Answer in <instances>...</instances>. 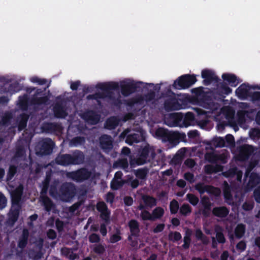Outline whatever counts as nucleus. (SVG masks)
Here are the masks:
<instances>
[{"instance_id":"obj_1","label":"nucleus","mask_w":260,"mask_h":260,"mask_svg":"<svg viewBox=\"0 0 260 260\" xmlns=\"http://www.w3.org/2000/svg\"><path fill=\"white\" fill-rule=\"evenodd\" d=\"M156 156L155 149L154 146L147 143L145 146H141L138 151V157L136 159H131L129 164L131 168L136 165L140 166L152 161Z\"/></svg>"},{"instance_id":"obj_2","label":"nucleus","mask_w":260,"mask_h":260,"mask_svg":"<svg viewBox=\"0 0 260 260\" xmlns=\"http://www.w3.org/2000/svg\"><path fill=\"white\" fill-rule=\"evenodd\" d=\"M119 87L118 83L113 82L99 83L96 85L98 89L106 91V98L109 100L112 105L116 106H119L121 104V100L119 97L116 98L112 90H118Z\"/></svg>"},{"instance_id":"obj_3","label":"nucleus","mask_w":260,"mask_h":260,"mask_svg":"<svg viewBox=\"0 0 260 260\" xmlns=\"http://www.w3.org/2000/svg\"><path fill=\"white\" fill-rule=\"evenodd\" d=\"M119 87L118 83L113 82L99 83L96 85L98 89L106 91V98L109 100L112 105L116 106H119L121 104V100L119 97L116 98L112 90H118Z\"/></svg>"},{"instance_id":"obj_4","label":"nucleus","mask_w":260,"mask_h":260,"mask_svg":"<svg viewBox=\"0 0 260 260\" xmlns=\"http://www.w3.org/2000/svg\"><path fill=\"white\" fill-rule=\"evenodd\" d=\"M119 87L118 83L113 82L99 83L96 85L98 89L106 91V98L109 100L112 105L116 106H119L121 104V100L119 97L116 98L112 90H118Z\"/></svg>"},{"instance_id":"obj_5","label":"nucleus","mask_w":260,"mask_h":260,"mask_svg":"<svg viewBox=\"0 0 260 260\" xmlns=\"http://www.w3.org/2000/svg\"><path fill=\"white\" fill-rule=\"evenodd\" d=\"M197 79L194 74H184L175 80L173 87L176 89H185L193 85Z\"/></svg>"},{"instance_id":"obj_6","label":"nucleus","mask_w":260,"mask_h":260,"mask_svg":"<svg viewBox=\"0 0 260 260\" xmlns=\"http://www.w3.org/2000/svg\"><path fill=\"white\" fill-rule=\"evenodd\" d=\"M76 194V186L71 182L63 183L58 189V196L61 200L66 202L72 199Z\"/></svg>"},{"instance_id":"obj_7","label":"nucleus","mask_w":260,"mask_h":260,"mask_svg":"<svg viewBox=\"0 0 260 260\" xmlns=\"http://www.w3.org/2000/svg\"><path fill=\"white\" fill-rule=\"evenodd\" d=\"M91 172L85 167L76 171L68 172L66 176L68 178L76 182H83L88 180L91 176Z\"/></svg>"},{"instance_id":"obj_8","label":"nucleus","mask_w":260,"mask_h":260,"mask_svg":"<svg viewBox=\"0 0 260 260\" xmlns=\"http://www.w3.org/2000/svg\"><path fill=\"white\" fill-rule=\"evenodd\" d=\"M143 84L141 81L124 82L120 85L121 93L124 96H128L133 93L140 91L142 89L141 85Z\"/></svg>"},{"instance_id":"obj_9","label":"nucleus","mask_w":260,"mask_h":260,"mask_svg":"<svg viewBox=\"0 0 260 260\" xmlns=\"http://www.w3.org/2000/svg\"><path fill=\"white\" fill-rule=\"evenodd\" d=\"M129 130L127 129L124 131L120 135L121 137L125 138V142L129 145H132L134 143H138L143 141L145 139V137L142 133H133L128 134Z\"/></svg>"},{"instance_id":"obj_10","label":"nucleus","mask_w":260,"mask_h":260,"mask_svg":"<svg viewBox=\"0 0 260 260\" xmlns=\"http://www.w3.org/2000/svg\"><path fill=\"white\" fill-rule=\"evenodd\" d=\"M39 153L42 155L52 153L55 144L50 138H45L40 142Z\"/></svg>"},{"instance_id":"obj_11","label":"nucleus","mask_w":260,"mask_h":260,"mask_svg":"<svg viewBox=\"0 0 260 260\" xmlns=\"http://www.w3.org/2000/svg\"><path fill=\"white\" fill-rule=\"evenodd\" d=\"M141 199L143 204L140 203L138 206V209L139 210L152 208L157 205L156 198L150 195L143 194L141 196Z\"/></svg>"},{"instance_id":"obj_12","label":"nucleus","mask_w":260,"mask_h":260,"mask_svg":"<svg viewBox=\"0 0 260 260\" xmlns=\"http://www.w3.org/2000/svg\"><path fill=\"white\" fill-rule=\"evenodd\" d=\"M99 141L100 146L104 152L108 153L112 150L113 140L111 136L102 135L99 138Z\"/></svg>"},{"instance_id":"obj_13","label":"nucleus","mask_w":260,"mask_h":260,"mask_svg":"<svg viewBox=\"0 0 260 260\" xmlns=\"http://www.w3.org/2000/svg\"><path fill=\"white\" fill-rule=\"evenodd\" d=\"M164 105L165 109L168 112L178 110L182 108V105L175 97H170L166 99Z\"/></svg>"},{"instance_id":"obj_14","label":"nucleus","mask_w":260,"mask_h":260,"mask_svg":"<svg viewBox=\"0 0 260 260\" xmlns=\"http://www.w3.org/2000/svg\"><path fill=\"white\" fill-rule=\"evenodd\" d=\"M254 150V147L251 145H243L240 148L239 150L238 155L239 160L241 161H246L248 160L250 156L253 154Z\"/></svg>"},{"instance_id":"obj_15","label":"nucleus","mask_w":260,"mask_h":260,"mask_svg":"<svg viewBox=\"0 0 260 260\" xmlns=\"http://www.w3.org/2000/svg\"><path fill=\"white\" fill-rule=\"evenodd\" d=\"M155 137L163 142H168L171 144L172 132L163 127H159L155 132Z\"/></svg>"},{"instance_id":"obj_16","label":"nucleus","mask_w":260,"mask_h":260,"mask_svg":"<svg viewBox=\"0 0 260 260\" xmlns=\"http://www.w3.org/2000/svg\"><path fill=\"white\" fill-rule=\"evenodd\" d=\"M195 189L200 193V194H203L205 192H207L211 194H215L216 190H218V189L212 185H205L203 182H198L194 186Z\"/></svg>"},{"instance_id":"obj_17","label":"nucleus","mask_w":260,"mask_h":260,"mask_svg":"<svg viewBox=\"0 0 260 260\" xmlns=\"http://www.w3.org/2000/svg\"><path fill=\"white\" fill-rule=\"evenodd\" d=\"M201 76L204 79L203 82L205 85L210 84L212 82H218L219 79L211 70L205 69L202 71Z\"/></svg>"},{"instance_id":"obj_18","label":"nucleus","mask_w":260,"mask_h":260,"mask_svg":"<svg viewBox=\"0 0 260 260\" xmlns=\"http://www.w3.org/2000/svg\"><path fill=\"white\" fill-rule=\"evenodd\" d=\"M252 89L251 86L246 83L240 85L236 90V95L241 99H245L249 97L250 92L249 90Z\"/></svg>"},{"instance_id":"obj_19","label":"nucleus","mask_w":260,"mask_h":260,"mask_svg":"<svg viewBox=\"0 0 260 260\" xmlns=\"http://www.w3.org/2000/svg\"><path fill=\"white\" fill-rule=\"evenodd\" d=\"M83 118L88 123L94 125L99 122L100 116L94 111L89 110L83 114Z\"/></svg>"},{"instance_id":"obj_20","label":"nucleus","mask_w":260,"mask_h":260,"mask_svg":"<svg viewBox=\"0 0 260 260\" xmlns=\"http://www.w3.org/2000/svg\"><path fill=\"white\" fill-rule=\"evenodd\" d=\"M71 154H59L55 157V163L62 166H68L71 165Z\"/></svg>"},{"instance_id":"obj_21","label":"nucleus","mask_w":260,"mask_h":260,"mask_svg":"<svg viewBox=\"0 0 260 260\" xmlns=\"http://www.w3.org/2000/svg\"><path fill=\"white\" fill-rule=\"evenodd\" d=\"M84 153L81 151L76 150L71 154V165L82 164L84 162Z\"/></svg>"},{"instance_id":"obj_22","label":"nucleus","mask_w":260,"mask_h":260,"mask_svg":"<svg viewBox=\"0 0 260 260\" xmlns=\"http://www.w3.org/2000/svg\"><path fill=\"white\" fill-rule=\"evenodd\" d=\"M54 116L57 118H64L68 113L64 107L61 104H56L53 107Z\"/></svg>"},{"instance_id":"obj_23","label":"nucleus","mask_w":260,"mask_h":260,"mask_svg":"<svg viewBox=\"0 0 260 260\" xmlns=\"http://www.w3.org/2000/svg\"><path fill=\"white\" fill-rule=\"evenodd\" d=\"M42 131L46 133H54L59 131L60 125L54 122H45L42 126Z\"/></svg>"},{"instance_id":"obj_24","label":"nucleus","mask_w":260,"mask_h":260,"mask_svg":"<svg viewBox=\"0 0 260 260\" xmlns=\"http://www.w3.org/2000/svg\"><path fill=\"white\" fill-rule=\"evenodd\" d=\"M130 232L134 237H138L139 236L140 225L139 222L135 219H131L128 223Z\"/></svg>"},{"instance_id":"obj_25","label":"nucleus","mask_w":260,"mask_h":260,"mask_svg":"<svg viewBox=\"0 0 260 260\" xmlns=\"http://www.w3.org/2000/svg\"><path fill=\"white\" fill-rule=\"evenodd\" d=\"M249 180L247 183V186L253 188L260 183V175L257 173L252 172L248 176Z\"/></svg>"},{"instance_id":"obj_26","label":"nucleus","mask_w":260,"mask_h":260,"mask_svg":"<svg viewBox=\"0 0 260 260\" xmlns=\"http://www.w3.org/2000/svg\"><path fill=\"white\" fill-rule=\"evenodd\" d=\"M169 119L173 122L172 126L182 127L181 124L183 119V114L181 113H171L169 115Z\"/></svg>"},{"instance_id":"obj_27","label":"nucleus","mask_w":260,"mask_h":260,"mask_svg":"<svg viewBox=\"0 0 260 260\" xmlns=\"http://www.w3.org/2000/svg\"><path fill=\"white\" fill-rule=\"evenodd\" d=\"M29 231L27 229H24L18 241V247L20 248H24L28 243Z\"/></svg>"},{"instance_id":"obj_28","label":"nucleus","mask_w":260,"mask_h":260,"mask_svg":"<svg viewBox=\"0 0 260 260\" xmlns=\"http://www.w3.org/2000/svg\"><path fill=\"white\" fill-rule=\"evenodd\" d=\"M212 213L216 217L223 218L228 216L229 210L225 206L216 207L213 209Z\"/></svg>"},{"instance_id":"obj_29","label":"nucleus","mask_w":260,"mask_h":260,"mask_svg":"<svg viewBox=\"0 0 260 260\" xmlns=\"http://www.w3.org/2000/svg\"><path fill=\"white\" fill-rule=\"evenodd\" d=\"M222 78L224 81H227L232 87H236L239 83L237 76L234 74L224 73L222 75Z\"/></svg>"},{"instance_id":"obj_30","label":"nucleus","mask_w":260,"mask_h":260,"mask_svg":"<svg viewBox=\"0 0 260 260\" xmlns=\"http://www.w3.org/2000/svg\"><path fill=\"white\" fill-rule=\"evenodd\" d=\"M194 120V114L192 112H187L185 115L183 114V119L182 122V127H187L191 125V123Z\"/></svg>"},{"instance_id":"obj_31","label":"nucleus","mask_w":260,"mask_h":260,"mask_svg":"<svg viewBox=\"0 0 260 260\" xmlns=\"http://www.w3.org/2000/svg\"><path fill=\"white\" fill-rule=\"evenodd\" d=\"M40 201L42 202L45 210L47 212H50L55 207L53 201L48 197H43L42 199H40Z\"/></svg>"},{"instance_id":"obj_32","label":"nucleus","mask_w":260,"mask_h":260,"mask_svg":"<svg viewBox=\"0 0 260 260\" xmlns=\"http://www.w3.org/2000/svg\"><path fill=\"white\" fill-rule=\"evenodd\" d=\"M186 135L184 133H181L179 132H172V138L171 141V144L176 145L180 141L185 142Z\"/></svg>"},{"instance_id":"obj_33","label":"nucleus","mask_w":260,"mask_h":260,"mask_svg":"<svg viewBox=\"0 0 260 260\" xmlns=\"http://www.w3.org/2000/svg\"><path fill=\"white\" fill-rule=\"evenodd\" d=\"M49 101V98L45 95L41 97L32 96L30 99V104L34 105H41L47 104Z\"/></svg>"},{"instance_id":"obj_34","label":"nucleus","mask_w":260,"mask_h":260,"mask_svg":"<svg viewBox=\"0 0 260 260\" xmlns=\"http://www.w3.org/2000/svg\"><path fill=\"white\" fill-rule=\"evenodd\" d=\"M29 117V115L26 113H22L20 115L18 123V129L19 131H22L26 127Z\"/></svg>"},{"instance_id":"obj_35","label":"nucleus","mask_w":260,"mask_h":260,"mask_svg":"<svg viewBox=\"0 0 260 260\" xmlns=\"http://www.w3.org/2000/svg\"><path fill=\"white\" fill-rule=\"evenodd\" d=\"M119 124V119L115 116L108 118L105 122V127L108 129H115Z\"/></svg>"},{"instance_id":"obj_36","label":"nucleus","mask_w":260,"mask_h":260,"mask_svg":"<svg viewBox=\"0 0 260 260\" xmlns=\"http://www.w3.org/2000/svg\"><path fill=\"white\" fill-rule=\"evenodd\" d=\"M222 167L220 165H206L204 166V171L207 174H212L221 171Z\"/></svg>"},{"instance_id":"obj_37","label":"nucleus","mask_w":260,"mask_h":260,"mask_svg":"<svg viewBox=\"0 0 260 260\" xmlns=\"http://www.w3.org/2000/svg\"><path fill=\"white\" fill-rule=\"evenodd\" d=\"M149 173V169L147 167L138 169L135 171V175L137 178L141 180L146 179Z\"/></svg>"},{"instance_id":"obj_38","label":"nucleus","mask_w":260,"mask_h":260,"mask_svg":"<svg viewBox=\"0 0 260 260\" xmlns=\"http://www.w3.org/2000/svg\"><path fill=\"white\" fill-rule=\"evenodd\" d=\"M196 238L198 240H201L204 245H207L209 243V238L204 234L200 229H198L195 232Z\"/></svg>"},{"instance_id":"obj_39","label":"nucleus","mask_w":260,"mask_h":260,"mask_svg":"<svg viewBox=\"0 0 260 260\" xmlns=\"http://www.w3.org/2000/svg\"><path fill=\"white\" fill-rule=\"evenodd\" d=\"M125 181L123 179L118 180L113 178L110 183V187L113 190H116L122 187L125 184Z\"/></svg>"},{"instance_id":"obj_40","label":"nucleus","mask_w":260,"mask_h":260,"mask_svg":"<svg viewBox=\"0 0 260 260\" xmlns=\"http://www.w3.org/2000/svg\"><path fill=\"white\" fill-rule=\"evenodd\" d=\"M165 210L160 207H156L152 212L153 221L160 219L164 215Z\"/></svg>"},{"instance_id":"obj_41","label":"nucleus","mask_w":260,"mask_h":260,"mask_svg":"<svg viewBox=\"0 0 260 260\" xmlns=\"http://www.w3.org/2000/svg\"><path fill=\"white\" fill-rule=\"evenodd\" d=\"M113 166L121 168L126 172L128 171V162L126 158L121 159L115 162Z\"/></svg>"},{"instance_id":"obj_42","label":"nucleus","mask_w":260,"mask_h":260,"mask_svg":"<svg viewBox=\"0 0 260 260\" xmlns=\"http://www.w3.org/2000/svg\"><path fill=\"white\" fill-rule=\"evenodd\" d=\"M245 233V225L242 223L238 224L235 229V235L237 238H241Z\"/></svg>"},{"instance_id":"obj_43","label":"nucleus","mask_w":260,"mask_h":260,"mask_svg":"<svg viewBox=\"0 0 260 260\" xmlns=\"http://www.w3.org/2000/svg\"><path fill=\"white\" fill-rule=\"evenodd\" d=\"M105 98H106V91H104L102 92H96L94 94H89L87 96V100H95L99 103H100V101H99V100L104 99Z\"/></svg>"},{"instance_id":"obj_44","label":"nucleus","mask_w":260,"mask_h":260,"mask_svg":"<svg viewBox=\"0 0 260 260\" xmlns=\"http://www.w3.org/2000/svg\"><path fill=\"white\" fill-rule=\"evenodd\" d=\"M20 108L23 110H26L28 107V98L26 94L20 96L19 99Z\"/></svg>"},{"instance_id":"obj_45","label":"nucleus","mask_w":260,"mask_h":260,"mask_svg":"<svg viewBox=\"0 0 260 260\" xmlns=\"http://www.w3.org/2000/svg\"><path fill=\"white\" fill-rule=\"evenodd\" d=\"M218 90L220 93L225 95L229 94L232 91V89L229 87L227 83L224 82L220 83Z\"/></svg>"},{"instance_id":"obj_46","label":"nucleus","mask_w":260,"mask_h":260,"mask_svg":"<svg viewBox=\"0 0 260 260\" xmlns=\"http://www.w3.org/2000/svg\"><path fill=\"white\" fill-rule=\"evenodd\" d=\"M19 215V208H15L12 209L9 214V220L12 222V223H14L17 221Z\"/></svg>"},{"instance_id":"obj_47","label":"nucleus","mask_w":260,"mask_h":260,"mask_svg":"<svg viewBox=\"0 0 260 260\" xmlns=\"http://www.w3.org/2000/svg\"><path fill=\"white\" fill-rule=\"evenodd\" d=\"M205 159L210 163H216L219 159V156L214 152H207L205 154Z\"/></svg>"},{"instance_id":"obj_48","label":"nucleus","mask_w":260,"mask_h":260,"mask_svg":"<svg viewBox=\"0 0 260 260\" xmlns=\"http://www.w3.org/2000/svg\"><path fill=\"white\" fill-rule=\"evenodd\" d=\"M85 138L83 137L77 136L73 138L71 141V144L74 146L82 145L85 143Z\"/></svg>"},{"instance_id":"obj_49","label":"nucleus","mask_w":260,"mask_h":260,"mask_svg":"<svg viewBox=\"0 0 260 260\" xmlns=\"http://www.w3.org/2000/svg\"><path fill=\"white\" fill-rule=\"evenodd\" d=\"M17 171V168L14 165H10L7 175V181L11 180Z\"/></svg>"},{"instance_id":"obj_50","label":"nucleus","mask_w":260,"mask_h":260,"mask_svg":"<svg viewBox=\"0 0 260 260\" xmlns=\"http://www.w3.org/2000/svg\"><path fill=\"white\" fill-rule=\"evenodd\" d=\"M216 232V240L217 241L218 243L224 244L225 242V238L222 233V231L220 228L219 230L217 229H215Z\"/></svg>"},{"instance_id":"obj_51","label":"nucleus","mask_w":260,"mask_h":260,"mask_svg":"<svg viewBox=\"0 0 260 260\" xmlns=\"http://www.w3.org/2000/svg\"><path fill=\"white\" fill-rule=\"evenodd\" d=\"M191 207L188 204H183L180 208V213L183 216H187L191 212Z\"/></svg>"},{"instance_id":"obj_52","label":"nucleus","mask_w":260,"mask_h":260,"mask_svg":"<svg viewBox=\"0 0 260 260\" xmlns=\"http://www.w3.org/2000/svg\"><path fill=\"white\" fill-rule=\"evenodd\" d=\"M22 192L19 191H15L12 196V202L13 205H18L21 201Z\"/></svg>"},{"instance_id":"obj_53","label":"nucleus","mask_w":260,"mask_h":260,"mask_svg":"<svg viewBox=\"0 0 260 260\" xmlns=\"http://www.w3.org/2000/svg\"><path fill=\"white\" fill-rule=\"evenodd\" d=\"M179 208V205L178 201L173 199L170 204V210L172 214H175L177 213Z\"/></svg>"},{"instance_id":"obj_54","label":"nucleus","mask_w":260,"mask_h":260,"mask_svg":"<svg viewBox=\"0 0 260 260\" xmlns=\"http://www.w3.org/2000/svg\"><path fill=\"white\" fill-rule=\"evenodd\" d=\"M12 118V115L10 113H6L2 117L1 120V126L2 125L8 126L10 123V120Z\"/></svg>"},{"instance_id":"obj_55","label":"nucleus","mask_w":260,"mask_h":260,"mask_svg":"<svg viewBox=\"0 0 260 260\" xmlns=\"http://www.w3.org/2000/svg\"><path fill=\"white\" fill-rule=\"evenodd\" d=\"M201 203L204 208L206 209H211L212 203L210 202L209 198L206 196L201 198Z\"/></svg>"},{"instance_id":"obj_56","label":"nucleus","mask_w":260,"mask_h":260,"mask_svg":"<svg viewBox=\"0 0 260 260\" xmlns=\"http://www.w3.org/2000/svg\"><path fill=\"white\" fill-rule=\"evenodd\" d=\"M182 236L178 232H171L169 234V239L174 242L180 240Z\"/></svg>"},{"instance_id":"obj_57","label":"nucleus","mask_w":260,"mask_h":260,"mask_svg":"<svg viewBox=\"0 0 260 260\" xmlns=\"http://www.w3.org/2000/svg\"><path fill=\"white\" fill-rule=\"evenodd\" d=\"M21 90L20 84L17 82L10 84L8 87V91L11 93H15Z\"/></svg>"},{"instance_id":"obj_58","label":"nucleus","mask_w":260,"mask_h":260,"mask_svg":"<svg viewBox=\"0 0 260 260\" xmlns=\"http://www.w3.org/2000/svg\"><path fill=\"white\" fill-rule=\"evenodd\" d=\"M186 199L193 206H196L199 202V198L192 193H187L186 194Z\"/></svg>"},{"instance_id":"obj_59","label":"nucleus","mask_w":260,"mask_h":260,"mask_svg":"<svg viewBox=\"0 0 260 260\" xmlns=\"http://www.w3.org/2000/svg\"><path fill=\"white\" fill-rule=\"evenodd\" d=\"M248 113L246 111H240L237 113V121L239 124H243L246 121L245 116Z\"/></svg>"},{"instance_id":"obj_60","label":"nucleus","mask_w":260,"mask_h":260,"mask_svg":"<svg viewBox=\"0 0 260 260\" xmlns=\"http://www.w3.org/2000/svg\"><path fill=\"white\" fill-rule=\"evenodd\" d=\"M49 194L52 197H56L58 196V191L57 189V182L54 181L49 188Z\"/></svg>"},{"instance_id":"obj_61","label":"nucleus","mask_w":260,"mask_h":260,"mask_svg":"<svg viewBox=\"0 0 260 260\" xmlns=\"http://www.w3.org/2000/svg\"><path fill=\"white\" fill-rule=\"evenodd\" d=\"M111 211L108 209L104 211L100 212V217L102 219L104 220L106 223H108L110 220Z\"/></svg>"},{"instance_id":"obj_62","label":"nucleus","mask_w":260,"mask_h":260,"mask_svg":"<svg viewBox=\"0 0 260 260\" xmlns=\"http://www.w3.org/2000/svg\"><path fill=\"white\" fill-rule=\"evenodd\" d=\"M142 211L140 216L143 220L153 221L152 215L148 211L145 209Z\"/></svg>"},{"instance_id":"obj_63","label":"nucleus","mask_w":260,"mask_h":260,"mask_svg":"<svg viewBox=\"0 0 260 260\" xmlns=\"http://www.w3.org/2000/svg\"><path fill=\"white\" fill-rule=\"evenodd\" d=\"M84 203V201L80 200L76 203H74L73 205H72L71 207L69 208V211L71 213H74L77 210H78L80 207L82 205H83Z\"/></svg>"},{"instance_id":"obj_64","label":"nucleus","mask_w":260,"mask_h":260,"mask_svg":"<svg viewBox=\"0 0 260 260\" xmlns=\"http://www.w3.org/2000/svg\"><path fill=\"white\" fill-rule=\"evenodd\" d=\"M96 209L99 212H102L108 209L106 204L103 201H100L96 204Z\"/></svg>"}]
</instances>
